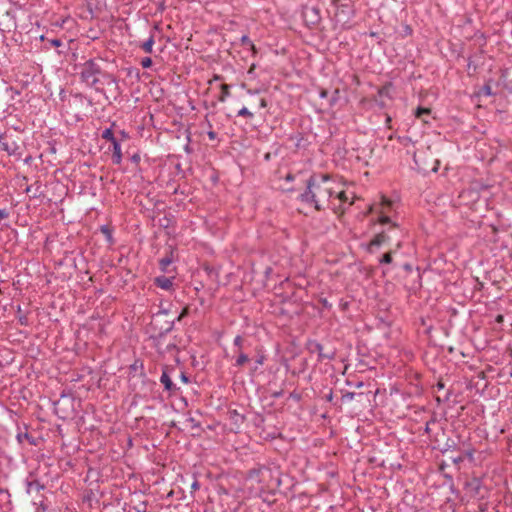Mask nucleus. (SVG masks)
<instances>
[{
    "instance_id": "obj_39",
    "label": "nucleus",
    "mask_w": 512,
    "mask_h": 512,
    "mask_svg": "<svg viewBox=\"0 0 512 512\" xmlns=\"http://www.w3.org/2000/svg\"><path fill=\"white\" fill-rule=\"evenodd\" d=\"M198 487H199V485H198V483H197V482H194V483L192 484V488H193V489H197Z\"/></svg>"
},
{
    "instance_id": "obj_12",
    "label": "nucleus",
    "mask_w": 512,
    "mask_h": 512,
    "mask_svg": "<svg viewBox=\"0 0 512 512\" xmlns=\"http://www.w3.org/2000/svg\"><path fill=\"white\" fill-rule=\"evenodd\" d=\"M154 45V38L153 36H150L148 40L142 43L141 48L144 50L145 53H152Z\"/></svg>"
},
{
    "instance_id": "obj_27",
    "label": "nucleus",
    "mask_w": 512,
    "mask_h": 512,
    "mask_svg": "<svg viewBox=\"0 0 512 512\" xmlns=\"http://www.w3.org/2000/svg\"><path fill=\"white\" fill-rule=\"evenodd\" d=\"M207 135H208V137H209V139H210V140H215V139H216V137H217V135H216V133H215L214 131H209V132L207 133Z\"/></svg>"
},
{
    "instance_id": "obj_18",
    "label": "nucleus",
    "mask_w": 512,
    "mask_h": 512,
    "mask_svg": "<svg viewBox=\"0 0 512 512\" xmlns=\"http://www.w3.org/2000/svg\"><path fill=\"white\" fill-rule=\"evenodd\" d=\"M172 263V259L169 257L162 258L160 260V268L163 271H167V267Z\"/></svg>"
},
{
    "instance_id": "obj_21",
    "label": "nucleus",
    "mask_w": 512,
    "mask_h": 512,
    "mask_svg": "<svg viewBox=\"0 0 512 512\" xmlns=\"http://www.w3.org/2000/svg\"><path fill=\"white\" fill-rule=\"evenodd\" d=\"M251 107L253 109H261V108H266L267 107V101L265 98H259V103L257 106L255 105H251Z\"/></svg>"
},
{
    "instance_id": "obj_37",
    "label": "nucleus",
    "mask_w": 512,
    "mask_h": 512,
    "mask_svg": "<svg viewBox=\"0 0 512 512\" xmlns=\"http://www.w3.org/2000/svg\"><path fill=\"white\" fill-rule=\"evenodd\" d=\"M257 364L262 365L263 364V357H260L257 359Z\"/></svg>"
},
{
    "instance_id": "obj_7",
    "label": "nucleus",
    "mask_w": 512,
    "mask_h": 512,
    "mask_svg": "<svg viewBox=\"0 0 512 512\" xmlns=\"http://www.w3.org/2000/svg\"><path fill=\"white\" fill-rule=\"evenodd\" d=\"M160 382L164 385L165 390L174 391L176 389L175 384L172 382L170 376L168 375L167 370H164L161 377Z\"/></svg>"
},
{
    "instance_id": "obj_20",
    "label": "nucleus",
    "mask_w": 512,
    "mask_h": 512,
    "mask_svg": "<svg viewBox=\"0 0 512 512\" xmlns=\"http://www.w3.org/2000/svg\"><path fill=\"white\" fill-rule=\"evenodd\" d=\"M243 342H244V340L240 335L235 337L233 344L235 347L238 348L237 352L242 351Z\"/></svg>"
},
{
    "instance_id": "obj_24",
    "label": "nucleus",
    "mask_w": 512,
    "mask_h": 512,
    "mask_svg": "<svg viewBox=\"0 0 512 512\" xmlns=\"http://www.w3.org/2000/svg\"><path fill=\"white\" fill-rule=\"evenodd\" d=\"M334 195H336V196H337V198H338L340 201H342V202H345V201H347V199H348L344 191L336 192V193H334Z\"/></svg>"
},
{
    "instance_id": "obj_25",
    "label": "nucleus",
    "mask_w": 512,
    "mask_h": 512,
    "mask_svg": "<svg viewBox=\"0 0 512 512\" xmlns=\"http://www.w3.org/2000/svg\"><path fill=\"white\" fill-rule=\"evenodd\" d=\"M189 313V308L188 307H185L182 312L180 313V315L178 316V321H180L181 319H183L185 316H187Z\"/></svg>"
},
{
    "instance_id": "obj_23",
    "label": "nucleus",
    "mask_w": 512,
    "mask_h": 512,
    "mask_svg": "<svg viewBox=\"0 0 512 512\" xmlns=\"http://www.w3.org/2000/svg\"><path fill=\"white\" fill-rule=\"evenodd\" d=\"M101 232L107 237L108 241L111 242L112 235H111L110 229L107 226H102L101 227Z\"/></svg>"
},
{
    "instance_id": "obj_31",
    "label": "nucleus",
    "mask_w": 512,
    "mask_h": 512,
    "mask_svg": "<svg viewBox=\"0 0 512 512\" xmlns=\"http://www.w3.org/2000/svg\"><path fill=\"white\" fill-rule=\"evenodd\" d=\"M181 380H182L184 383H188V382H189L188 377H187L184 373H181Z\"/></svg>"
},
{
    "instance_id": "obj_5",
    "label": "nucleus",
    "mask_w": 512,
    "mask_h": 512,
    "mask_svg": "<svg viewBox=\"0 0 512 512\" xmlns=\"http://www.w3.org/2000/svg\"><path fill=\"white\" fill-rule=\"evenodd\" d=\"M402 247V242L397 241L395 247L390 249L387 253H385L380 259L381 264H390L392 263V255L397 252Z\"/></svg>"
},
{
    "instance_id": "obj_2",
    "label": "nucleus",
    "mask_w": 512,
    "mask_h": 512,
    "mask_svg": "<svg viewBox=\"0 0 512 512\" xmlns=\"http://www.w3.org/2000/svg\"><path fill=\"white\" fill-rule=\"evenodd\" d=\"M101 74V68L99 63L95 60H88L83 64L81 70L82 80L91 87L98 89L97 84L99 82V76Z\"/></svg>"
},
{
    "instance_id": "obj_22",
    "label": "nucleus",
    "mask_w": 512,
    "mask_h": 512,
    "mask_svg": "<svg viewBox=\"0 0 512 512\" xmlns=\"http://www.w3.org/2000/svg\"><path fill=\"white\" fill-rule=\"evenodd\" d=\"M141 66L143 68H150L152 66V59L150 57H145L141 60Z\"/></svg>"
},
{
    "instance_id": "obj_33",
    "label": "nucleus",
    "mask_w": 512,
    "mask_h": 512,
    "mask_svg": "<svg viewBox=\"0 0 512 512\" xmlns=\"http://www.w3.org/2000/svg\"><path fill=\"white\" fill-rule=\"evenodd\" d=\"M484 92H485V94L490 95L491 94V88L489 86H485L484 87Z\"/></svg>"
},
{
    "instance_id": "obj_15",
    "label": "nucleus",
    "mask_w": 512,
    "mask_h": 512,
    "mask_svg": "<svg viewBox=\"0 0 512 512\" xmlns=\"http://www.w3.org/2000/svg\"><path fill=\"white\" fill-rule=\"evenodd\" d=\"M237 116L251 119L253 118L254 114L248 108L243 107L238 111Z\"/></svg>"
},
{
    "instance_id": "obj_40",
    "label": "nucleus",
    "mask_w": 512,
    "mask_h": 512,
    "mask_svg": "<svg viewBox=\"0 0 512 512\" xmlns=\"http://www.w3.org/2000/svg\"><path fill=\"white\" fill-rule=\"evenodd\" d=\"M396 229H397L396 224H393V225L389 228V230H393V231H395Z\"/></svg>"
},
{
    "instance_id": "obj_28",
    "label": "nucleus",
    "mask_w": 512,
    "mask_h": 512,
    "mask_svg": "<svg viewBox=\"0 0 512 512\" xmlns=\"http://www.w3.org/2000/svg\"><path fill=\"white\" fill-rule=\"evenodd\" d=\"M319 95L321 98H326L328 95V91L326 89H321Z\"/></svg>"
},
{
    "instance_id": "obj_6",
    "label": "nucleus",
    "mask_w": 512,
    "mask_h": 512,
    "mask_svg": "<svg viewBox=\"0 0 512 512\" xmlns=\"http://www.w3.org/2000/svg\"><path fill=\"white\" fill-rule=\"evenodd\" d=\"M155 284L164 290H170L173 285V278L160 276L155 278Z\"/></svg>"
},
{
    "instance_id": "obj_19",
    "label": "nucleus",
    "mask_w": 512,
    "mask_h": 512,
    "mask_svg": "<svg viewBox=\"0 0 512 512\" xmlns=\"http://www.w3.org/2000/svg\"><path fill=\"white\" fill-rule=\"evenodd\" d=\"M315 350L319 353V356H320L321 358H328V359L333 358V355L324 354V353L322 352V350H323V346H322L321 344H319V343H316V344H315Z\"/></svg>"
},
{
    "instance_id": "obj_41",
    "label": "nucleus",
    "mask_w": 512,
    "mask_h": 512,
    "mask_svg": "<svg viewBox=\"0 0 512 512\" xmlns=\"http://www.w3.org/2000/svg\"><path fill=\"white\" fill-rule=\"evenodd\" d=\"M172 323L169 324L168 328L166 329V331H170L172 329Z\"/></svg>"
},
{
    "instance_id": "obj_35",
    "label": "nucleus",
    "mask_w": 512,
    "mask_h": 512,
    "mask_svg": "<svg viewBox=\"0 0 512 512\" xmlns=\"http://www.w3.org/2000/svg\"><path fill=\"white\" fill-rule=\"evenodd\" d=\"M255 67H256L255 64H252L251 67L248 70V74H252L254 72V70H255Z\"/></svg>"
},
{
    "instance_id": "obj_13",
    "label": "nucleus",
    "mask_w": 512,
    "mask_h": 512,
    "mask_svg": "<svg viewBox=\"0 0 512 512\" xmlns=\"http://www.w3.org/2000/svg\"><path fill=\"white\" fill-rule=\"evenodd\" d=\"M102 138L110 141L112 144H114V141H117L111 129H105L102 133Z\"/></svg>"
},
{
    "instance_id": "obj_29",
    "label": "nucleus",
    "mask_w": 512,
    "mask_h": 512,
    "mask_svg": "<svg viewBox=\"0 0 512 512\" xmlns=\"http://www.w3.org/2000/svg\"><path fill=\"white\" fill-rule=\"evenodd\" d=\"M51 44L55 47H59L61 45V41L59 39H53Z\"/></svg>"
},
{
    "instance_id": "obj_3",
    "label": "nucleus",
    "mask_w": 512,
    "mask_h": 512,
    "mask_svg": "<svg viewBox=\"0 0 512 512\" xmlns=\"http://www.w3.org/2000/svg\"><path fill=\"white\" fill-rule=\"evenodd\" d=\"M391 205H392V202L389 199H387L385 197H382V201L379 204L380 210L378 211V213H379V218H378L379 223H381V224H388V223H390V218L387 215H385V213H386V210Z\"/></svg>"
},
{
    "instance_id": "obj_10",
    "label": "nucleus",
    "mask_w": 512,
    "mask_h": 512,
    "mask_svg": "<svg viewBox=\"0 0 512 512\" xmlns=\"http://www.w3.org/2000/svg\"><path fill=\"white\" fill-rule=\"evenodd\" d=\"M41 489H43V485H41L40 482L37 480L29 481L27 483V492L28 493H31L33 491L39 492Z\"/></svg>"
},
{
    "instance_id": "obj_36",
    "label": "nucleus",
    "mask_w": 512,
    "mask_h": 512,
    "mask_svg": "<svg viewBox=\"0 0 512 512\" xmlns=\"http://www.w3.org/2000/svg\"><path fill=\"white\" fill-rule=\"evenodd\" d=\"M496 320H497V322H503V316L502 315H498Z\"/></svg>"
},
{
    "instance_id": "obj_42",
    "label": "nucleus",
    "mask_w": 512,
    "mask_h": 512,
    "mask_svg": "<svg viewBox=\"0 0 512 512\" xmlns=\"http://www.w3.org/2000/svg\"><path fill=\"white\" fill-rule=\"evenodd\" d=\"M287 180H293V176L289 174V175L287 176Z\"/></svg>"
},
{
    "instance_id": "obj_14",
    "label": "nucleus",
    "mask_w": 512,
    "mask_h": 512,
    "mask_svg": "<svg viewBox=\"0 0 512 512\" xmlns=\"http://www.w3.org/2000/svg\"><path fill=\"white\" fill-rule=\"evenodd\" d=\"M429 114H430V109H428V108H422V107L418 108V109L416 110V112H415V116H416L417 118H419V119H423V121H424V122H427V121L423 118V116H424V115H429Z\"/></svg>"
},
{
    "instance_id": "obj_30",
    "label": "nucleus",
    "mask_w": 512,
    "mask_h": 512,
    "mask_svg": "<svg viewBox=\"0 0 512 512\" xmlns=\"http://www.w3.org/2000/svg\"><path fill=\"white\" fill-rule=\"evenodd\" d=\"M132 161L135 162V163L139 162L140 161V156L138 154L133 155L132 156Z\"/></svg>"
},
{
    "instance_id": "obj_4",
    "label": "nucleus",
    "mask_w": 512,
    "mask_h": 512,
    "mask_svg": "<svg viewBox=\"0 0 512 512\" xmlns=\"http://www.w3.org/2000/svg\"><path fill=\"white\" fill-rule=\"evenodd\" d=\"M392 240V237L389 235V233L382 231L375 235V237L370 242V249L372 247H380L384 244L390 243Z\"/></svg>"
},
{
    "instance_id": "obj_26",
    "label": "nucleus",
    "mask_w": 512,
    "mask_h": 512,
    "mask_svg": "<svg viewBox=\"0 0 512 512\" xmlns=\"http://www.w3.org/2000/svg\"><path fill=\"white\" fill-rule=\"evenodd\" d=\"M9 216V213L5 209H0V220L6 219Z\"/></svg>"
},
{
    "instance_id": "obj_16",
    "label": "nucleus",
    "mask_w": 512,
    "mask_h": 512,
    "mask_svg": "<svg viewBox=\"0 0 512 512\" xmlns=\"http://www.w3.org/2000/svg\"><path fill=\"white\" fill-rule=\"evenodd\" d=\"M241 42L242 44L249 46V48L253 51L254 54L257 52L255 45L252 43L248 36H242Z\"/></svg>"
},
{
    "instance_id": "obj_9",
    "label": "nucleus",
    "mask_w": 512,
    "mask_h": 512,
    "mask_svg": "<svg viewBox=\"0 0 512 512\" xmlns=\"http://www.w3.org/2000/svg\"><path fill=\"white\" fill-rule=\"evenodd\" d=\"M220 89H221V93H220V96L218 97V100L220 102H225L226 99L230 96V85L221 84Z\"/></svg>"
},
{
    "instance_id": "obj_1",
    "label": "nucleus",
    "mask_w": 512,
    "mask_h": 512,
    "mask_svg": "<svg viewBox=\"0 0 512 512\" xmlns=\"http://www.w3.org/2000/svg\"><path fill=\"white\" fill-rule=\"evenodd\" d=\"M336 191L332 186L329 175H312L307 181V189L300 195L302 201L313 203L315 209L320 211L328 206Z\"/></svg>"
},
{
    "instance_id": "obj_38",
    "label": "nucleus",
    "mask_w": 512,
    "mask_h": 512,
    "mask_svg": "<svg viewBox=\"0 0 512 512\" xmlns=\"http://www.w3.org/2000/svg\"><path fill=\"white\" fill-rule=\"evenodd\" d=\"M437 387H438L439 389H443V388H444V384H443L442 382H438V383H437Z\"/></svg>"
},
{
    "instance_id": "obj_8",
    "label": "nucleus",
    "mask_w": 512,
    "mask_h": 512,
    "mask_svg": "<svg viewBox=\"0 0 512 512\" xmlns=\"http://www.w3.org/2000/svg\"><path fill=\"white\" fill-rule=\"evenodd\" d=\"M112 160L115 164H120L122 161L121 146L118 141H114Z\"/></svg>"
},
{
    "instance_id": "obj_32",
    "label": "nucleus",
    "mask_w": 512,
    "mask_h": 512,
    "mask_svg": "<svg viewBox=\"0 0 512 512\" xmlns=\"http://www.w3.org/2000/svg\"><path fill=\"white\" fill-rule=\"evenodd\" d=\"M321 303L324 307H331V305L329 304V302L327 301V299H322L321 300Z\"/></svg>"
},
{
    "instance_id": "obj_11",
    "label": "nucleus",
    "mask_w": 512,
    "mask_h": 512,
    "mask_svg": "<svg viewBox=\"0 0 512 512\" xmlns=\"http://www.w3.org/2000/svg\"><path fill=\"white\" fill-rule=\"evenodd\" d=\"M247 362H249V357L242 351H239L238 356L236 358L235 366L242 367Z\"/></svg>"
},
{
    "instance_id": "obj_17",
    "label": "nucleus",
    "mask_w": 512,
    "mask_h": 512,
    "mask_svg": "<svg viewBox=\"0 0 512 512\" xmlns=\"http://www.w3.org/2000/svg\"><path fill=\"white\" fill-rule=\"evenodd\" d=\"M17 439H18V441H19L20 443H21V442L23 441V439H24V440H28V441L30 442V444H33V445H35V444H36V443H35V441L33 440V438H32L28 433H24V434L19 433V434L17 435Z\"/></svg>"
},
{
    "instance_id": "obj_43",
    "label": "nucleus",
    "mask_w": 512,
    "mask_h": 512,
    "mask_svg": "<svg viewBox=\"0 0 512 512\" xmlns=\"http://www.w3.org/2000/svg\"><path fill=\"white\" fill-rule=\"evenodd\" d=\"M347 397H349L350 399H352V398H353V393H349V394H347Z\"/></svg>"
},
{
    "instance_id": "obj_34",
    "label": "nucleus",
    "mask_w": 512,
    "mask_h": 512,
    "mask_svg": "<svg viewBox=\"0 0 512 512\" xmlns=\"http://www.w3.org/2000/svg\"><path fill=\"white\" fill-rule=\"evenodd\" d=\"M221 79H222V77H221V76H219V75H214L213 79H212V80H210V83H212V81H218V80H221Z\"/></svg>"
}]
</instances>
